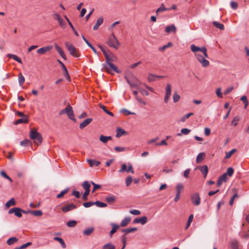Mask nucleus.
<instances>
[{"label":"nucleus","instance_id":"f257e3e1","mask_svg":"<svg viewBox=\"0 0 249 249\" xmlns=\"http://www.w3.org/2000/svg\"><path fill=\"white\" fill-rule=\"evenodd\" d=\"M192 52L195 53V56L203 67H207L209 65V62L206 58L209 57L205 47H199L194 44L190 47Z\"/></svg>","mask_w":249,"mask_h":249},{"label":"nucleus","instance_id":"f03ea898","mask_svg":"<svg viewBox=\"0 0 249 249\" xmlns=\"http://www.w3.org/2000/svg\"><path fill=\"white\" fill-rule=\"evenodd\" d=\"M125 79L131 87L137 88L141 84L139 80L132 74L130 76L125 75Z\"/></svg>","mask_w":249,"mask_h":249},{"label":"nucleus","instance_id":"7ed1b4c3","mask_svg":"<svg viewBox=\"0 0 249 249\" xmlns=\"http://www.w3.org/2000/svg\"><path fill=\"white\" fill-rule=\"evenodd\" d=\"M30 137L36 145L40 144L42 141V138L40 134L34 129L31 130Z\"/></svg>","mask_w":249,"mask_h":249},{"label":"nucleus","instance_id":"20e7f679","mask_svg":"<svg viewBox=\"0 0 249 249\" xmlns=\"http://www.w3.org/2000/svg\"><path fill=\"white\" fill-rule=\"evenodd\" d=\"M107 44L110 47L115 49H117L119 47L120 43L113 33H112L109 36Z\"/></svg>","mask_w":249,"mask_h":249},{"label":"nucleus","instance_id":"39448f33","mask_svg":"<svg viewBox=\"0 0 249 249\" xmlns=\"http://www.w3.org/2000/svg\"><path fill=\"white\" fill-rule=\"evenodd\" d=\"M233 172L234 170L232 167L228 168L227 172L223 174L219 178V186L223 182H226L228 179V177H231Z\"/></svg>","mask_w":249,"mask_h":249},{"label":"nucleus","instance_id":"423d86ee","mask_svg":"<svg viewBox=\"0 0 249 249\" xmlns=\"http://www.w3.org/2000/svg\"><path fill=\"white\" fill-rule=\"evenodd\" d=\"M65 46L69 51L70 54L75 57H78L79 54L76 48L71 43L69 42H65Z\"/></svg>","mask_w":249,"mask_h":249},{"label":"nucleus","instance_id":"0eeeda50","mask_svg":"<svg viewBox=\"0 0 249 249\" xmlns=\"http://www.w3.org/2000/svg\"><path fill=\"white\" fill-rule=\"evenodd\" d=\"M64 109L65 113L67 114L69 118L72 121H75V119L74 118L73 111L72 107L70 106V104H68V105Z\"/></svg>","mask_w":249,"mask_h":249},{"label":"nucleus","instance_id":"6e6552de","mask_svg":"<svg viewBox=\"0 0 249 249\" xmlns=\"http://www.w3.org/2000/svg\"><path fill=\"white\" fill-rule=\"evenodd\" d=\"M171 95V85L169 84L166 85L165 94L164 98V102L167 103Z\"/></svg>","mask_w":249,"mask_h":249},{"label":"nucleus","instance_id":"1a4fd4ad","mask_svg":"<svg viewBox=\"0 0 249 249\" xmlns=\"http://www.w3.org/2000/svg\"><path fill=\"white\" fill-rule=\"evenodd\" d=\"M191 200L192 203L198 206L200 203V197L198 193H195L192 195L191 196Z\"/></svg>","mask_w":249,"mask_h":249},{"label":"nucleus","instance_id":"9d476101","mask_svg":"<svg viewBox=\"0 0 249 249\" xmlns=\"http://www.w3.org/2000/svg\"><path fill=\"white\" fill-rule=\"evenodd\" d=\"M108 67H106L105 69H106V71L108 72L111 73V70L114 71L117 73H119L120 71L118 70L117 67L114 65L112 62H109L108 64H107Z\"/></svg>","mask_w":249,"mask_h":249},{"label":"nucleus","instance_id":"9b49d317","mask_svg":"<svg viewBox=\"0 0 249 249\" xmlns=\"http://www.w3.org/2000/svg\"><path fill=\"white\" fill-rule=\"evenodd\" d=\"M52 48V46H46L38 49L36 52L38 54H43L45 53L46 52L51 50Z\"/></svg>","mask_w":249,"mask_h":249},{"label":"nucleus","instance_id":"f8f14e48","mask_svg":"<svg viewBox=\"0 0 249 249\" xmlns=\"http://www.w3.org/2000/svg\"><path fill=\"white\" fill-rule=\"evenodd\" d=\"M148 221V218L146 216H144L141 218H136L133 220V223L135 224L136 223H141L142 225H144L147 223Z\"/></svg>","mask_w":249,"mask_h":249},{"label":"nucleus","instance_id":"ddd939ff","mask_svg":"<svg viewBox=\"0 0 249 249\" xmlns=\"http://www.w3.org/2000/svg\"><path fill=\"white\" fill-rule=\"evenodd\" d=\"M76 208V206L74 204H69L68 205L63 207L61 209L63 213H66L75 209Z\"/></svg>","mask_w":249,"mask_h":249},{"label":"nucleus","instance_id":"4468645a","mask_svg":"<svg viewBox=\"0 0 249 249\" xmlns=\"http://www.w3.org/2000/svg\"><path fill=\"white\" fill-rule=\"evenodd\" d=\"M57 61L61 65V66L62 67V70H63L64 71V76L66 78V79L67 80L70 79V77L69 74L68 73L67 69L66 66H65V65L59 60H57Z\"/></svg>","mask_w":249,"mask_h":249},{"label":"nucleus","instance_id":"2eb2a0df","mask_svg":"<svg viewBox=\"0 0 249 249\" xmlns=\"http://www.w3.org/2000/svg\"><path fill=\"white\" fill-rule=\"evenodd\" d=\"M196 169L200 170L201 173L204 175V177L205 178L206 177L208 172V168L207 165L198 166Z\"/></svg>","mask_w":249,"mask_h":249},{"label":"nucleus","instance_id":"dca6fc26","mask_svg":"<svg viewBox=\"0 0 249 249\" xmlns=\"http://www.w3.org/2000/svg\"><path fill=\"white\" fill-rule=\"evenodd\" d=\"M92 121V118H88L84 120L83 122L80 124L79 128L80 129H83L87 126H88Z\"/></svg>","mask_w":249,"mask_h":249},{"label":"nucleus","instance_id":"f3484780","mask_svg":"<svg viewBox=\"0 0 249 249\" xmlns=\"http://www.w3.org/2000/svg\"><path fill=\"white\" fill-rule=\"evenodd\" d=\"M176 27L173 24L167 26L165 28V31L166 33H170L171 32L175 33L176 32Z\"/></svg>","mask_w":249,"mask_h":249},{"label":"nucleus","instance_id":"a211bd4d","mask_svg":"<svg viewBox=\"0 0 249 249\" xmlns=\"http://www.w3.org/2000/svg\"><path fill=\"white\" fill-rule=\"evenodd\" d=\"M131 221V218L129 216L125 217L121 222L119 226L124 227L126 226Z\"/></svg>","mask_w":249,"mask_h":249},{"label":"nucleus","instance_id":"6ab92c4d","mask_svg":"<svg viewBox=\"0 0 249 249\" xmlns=\"http://www.w3.org/2000/svg\"><path fill=\"white\" fill-rule=\"evenodd\" d=\"M55 48L56 50L57 51V52L59 53L60 55L63 59H66V57L64 53L63 52V51H62L61 48L57 44H55Z\"/></svg>","mask_w":249,"mask_h":249},{"label":"nucleus","instance_id":"aec40b11","mask_svg":"<svg viewBox=\"0 0 249 249\" xmlns=\"http://www.w3.org/2000/svg\"><path fill=\"white\" fill-rule=\"evenodd\" d=\"M110 225L112 227V229L110 231V236H111L112 234L117 231L120 226L113 223H111Z\"/></svg>","mask_w":249,"mask_h":249},{"label":"nucleus","instance_id":"412c9836","mask_svg":"<svg viewBox=\"0 0 249 249\" xmlns=\"http://www.w3.org/2000/svg\"><path fill=\"white\" fill-rule=\"evenodd\" d=\"M87 162L89 164L90 166H98L100 164V162L94 160H87Z\"/></svg>","mask_w":249,"mask_h":249},{"label":"nucleus","instance_id":"4be33fe9","mask_svg":"<svg viewBox=\"0 0 249 249\" xmlns=\"http://www.w3.org/2000/svg\"><path fill=\"white\" fill-rule=\"evenodd\" d=\"M116 132L117 133L116 134V137L117 138H119L123 135L126 134V132L125 130L120 127H118L117 129Z\"/></svg>","mask_w":249,"mask_h":249},{"label":"nucleus","instance_id":"5701e85b","mask_svg":"<svg viewBox=\"0 0 249 249\" xmlns=\"http://www.w3.org/2000/svg\"><path fill=\"white\" fill-rule=\"evenodd\" d=\"M103 18H99L97 21L95 25L93 27V29L94 30H97L99 27L103 23Z\"/></svg>","mask_w":249,"mask_h":249},{"label":"nucleus","instance_id":"b1692460","mask_svg":"<svg viewBox=\"0 0 249 249\" xmlns=\"http://www.w3.org/2000/svg\"><path fill=\"white\" fill-rule=\"evenodd\" d=\"M82 187L85 190V191L90 192V184L88 181L83 182Z\"/></svg>","mask_w":249,"mask_h":249},{"label":"nucleus","instance_id":"393cba45","mask_svg":"<svg viewBox=\"0 0 249 249\" xmlns=\"http://www.w3.org/2000/svg\"><path fill=\"white\" fill-rule=\"evenodd\" d=\"M94 230V229L93 227H89L87 229H86L83 231V234L84 235H89L93 232Z\"/></svg>","mask_w":249,"mask_h":249},{"label":"nucleus","instance_id":"a878e982","mask_svg":"<svg viewBox=\"0 0 249 249\" xmlns=\"http://www.w3.org/2000/svg\"><path fill=\"white\" fill-rule=\"evenodd\" d=\"M28 122V120L27 116H24L23 117H21L20 119L17 120L16 122V124H18L21 123H27Z\"/></svg>","mask_w":249,"mask_h":249},{"label":"nucleus","instance_id":"bb28decb","mask_svg":"<svg viewBox=\"0 0 249 249\" xmlns=\"http://www.w3.org/2000/svg\"><path fill=\"white\" fill-rule=\"evenodd\" d=\"M165 11H169V9L165 8L163 4H161L160 6L156 10V14L158 15L160 13H162Z\"/></svg>","mask_w":249,"mask_h":249},{"label":"nucleus","instance_id":"cd10ccee","mask_svg":"<svg viewBox=\"0 0 249 249\" xmlns=\"http://www.w3.org/2000/svg\"><path fill=\"white\" fill-rule=\"evenodd\" d=\"M112 137L111 136H105L104 135H101L99 140L103 143H106L108 141L111 140Z\"/></svg>","mask_w":249,"mask_h":249},{"label":"nucleus","instance_id":"c85d7f7f","mask_svg":"<svg viewBox=\"0 0 249 249\" xmlns=\"http://www.w3.org/2000/svg\"><path fill=\"white\" fill-rule=\"evenodd\" d=\"M53 239L55 241H58L62 246V247L63 249H65L66 248V245L65 244L64 240L62 238L58 237H55L53 238Z\"/></svg>","mask_w":249,"mask_h":249},{"label":"nucleus","instance_id":"c756f323","mask_svg":"<svg viewBox=\"0 0 249 249\" xmlns=\"http://www.w3.org/2000/svg\"><path fill=\"white\" fill-rule=\"evenodd\" d=\"M65 18L66 19V20L67 21L68 24H69V25L70 26L71 28L72 29V31H73V32L74 33V34L76 36H79L78 33L76 31L75 29L74 28V27H73V26L72 25V24H71V21H70V20L69 19L68 17H66V16H65Z\"/></svg>","mask_w":249,"mask_h":249},{"label":"nucleus","instance_id":"7c9ffc66","mask_svg":"<svg viewBox=\"0 0 249 249\" xmlns=\"http://www.w3.org/2000/svg\"><path fill=\"white\" fill-rule=\"evenodd\" d=\"M7 56L10 58H12L18 63H21V60L18 56L16 55L9 53L7 54Z\"/></svg>","mask_w":249,"mask_h":249},{"label":"nucleus","instance_id":"2f4dec72","mask_svg":"<svg viewBox=\"0 0 249 249\" xmlns=\"http://www.w3.org/2000/svg\"><path fill=\"white\" fill-rule=\"evenodd\" d=\"M16 205V202L14 198H12L9 201H8L5 204V207L6 208H9L11 206H14Z\"/></svg>","mask_w":249,"mask_h":249},{"label":"nucleus","instance_id":"473e14b6","mask_svg":"<svg viewBox=\"0 0 249 249\" xmlns=\"http://www.w3.org/2000/svg\"><path fill=\"white\" fill-rule=\"evenodd\" d=\"M18 81L20 86H22L25 82V78L21 73H19L18 75Z\"/></svg>","mask_w":249,"mask_h":249},{"label":"nucleus","instance_id":"72a5a7b5","mask_svg":"<svg viewBox=\"0 0 249 249\" xmlns=\"http://www.w3.org/2000/svg\"><path fill=\"white\" fill-rule=\"evenodd\" d=\"M204 156L205 154L204 153H199L196 157V162L200 163L203 160Z\"/></svg>","mask_w":249,"mask_h":249},{"label":"nucleus","instance_id":"f704fd0d","mask_svg":"<svg viewBox=\"0 0 249 249\" xmlns=\"http://www.w3.org/2000/svg\"><path fill=\"white\" fill-rule=\"evenodd\" d=\"M137 230V228H128L125 229H123L122 230V231L123 232H124L125 233H128L130 232H132L134 231H135Z\"/></svg>","mask_w":249,"mask_h":249},{"label":"nucleus","instance_id":"c9c22d12","mask_svg":"<svg viewBox=\"0 0 249 249\" xmlns=\"http://www.w3.org/2000/svg\"><path fill=\"white\" fill-rule=\"evenodd\" d=\"M30 213L36 216H40L43 214L41 210L30 211Z\"/></svg>","mask_w":249,"mask_h":249},{"label":"nucleus","instance_id":"e433bc0d","mask_svg":"<svg viewBox=\"0 0 249 249\" xmlns=\"http://www.w3.org/2000/svg\"><path fill=\"white\" fill-rule=\"evenodd\" d=\"M18 241V239L16 237H13L8 239L7 241V244L8 245H11Z\"/></svg>","mask_w":249,"mask_h":249},{"label":"nucleus","instance_id":"4c0bfd02","mask_svg":"<svg viewBox=\"0 0 249 249\" xmlns=\"http://www.w3.org/2000/svg\"><path fill=\"white\" fill-rule=\"evenodd\" d=\"M193 218H194L193 214H192L190 215V216H189L188 219L187 223L185 226V230H187L190 226L191 223H192V222L193 221Z\"/></svg>","mask_w":249,"mask_h":249},{"label":"nucleus","instance_id":"58836bf2","mask_svg":"<svg viewBox=\"0 0 249 249\" xmlns=\"http://www.w3.org/2000/svg\"><path fill=\"white\" fill-rule=\"evenodd\" d=\"M94 205H95L97 207L100 208H104L107 206V204L103 203L102 202H100L99 201H96L94 202Z\"/></svg>","mask_w":249,"mask_h":249},{"label":"nucleus","instance_id":"ea45409f","mask_svg":"<svg viewBox=\"0 0 249 249\" xmlns=\"http://www.w3.org/2000/svg\"><path fill=\"white\" fill-rule=\"evenodd\" d=\"M240 118L238 116H236L234 117L232 121H231V125L233 126H236L238 124V122L239 121Z\"/></svg>","mask_w":249,"mask_h":249},{"label":"nucleus","instance_id":"a19ab883","mask_svg":"<svg viewBox=\"0 0 249 249\" xmlns=\"http://www.w3.org/2000/svg\"><path fill=\"white\" fill-rule=\"evenodd\" d=\"M115 247L114 245L111 243H107L103 246V249H115Z\"/></svg>","mask_w":249,"mask_h":249},{"label":"nucleus","instance_id":"79ce46f5","mask_svg":"<svg viewBox=\"0 0 249 249\" xmlns=\"http://www.w3.org/2000/svg\"><path fill=\"white\" fill-rule=\"evenodd\" d=\"M106 200L108 203L111 204V203H113V202H115V196H110L107 197L106 198Z\"/></svg>","mask_w":249,"mask_h":249},{"label":"nucleus","instance_id":"37998d69","mask_svg":"<svg viewBox=\"0 0 249 249\" xmlns=\"http://www.w3.org/2000/svg\"><path fill=\"white\" fill-rule=\"evenodd\" d=\"M240 100L244 102V104H245L244 108H247L248 106V101L247 96L245 95L242 96L241 97Z\"/></svg>","mask_w":249,"mask_h":249},{"label":"nucleus","instance_id":"c03bdc74","mask_svg":"<svg viewBox=\"0 0 249 249\" xmlns=\"http://www.w3.org/2000/svg\"><path fill=\"white\" fill-rule=\"evenodd\" d=\"M21 213H22V210L19 208L17 207L14 214L17 217H21L22 216Z\"/></svg>","mask_w":249,"mask_h":249},{"label":"nucleus","instance_id":"a18cd8bd","mask_svg":"<svg viewBox=\"0 0 249 249\" xmlns=\"http://www.w3.org/2000/svg\"><path fill=\"white\" fill-rule=\"evenodd\" d=\"M193 115V113H192V112L186 114V115L182 116L180 118L181 122H184L186 120V119H188L190 116H191Z\"/></svg>","mask_w":249,"mask_h":249},{"label":"nucleus","instance_id":"49530a36","mask_svg":"<svg viewBox=\"0 0 249 249\" xmlns=\"http://www.w3.org/2000/svg\"><path fill=\"white\" fill-rule=\"evenodd\" d=\"M180 96L176 91L174 93L173 95V101L174 103L178 102L180 99Z\"/></svg>","mask_w":249,"mask_h":249},{"label":"nucleus","instance_id":"de8ad7c7","mask_svg":"<svg viewBox=\"0 0 249 249\" xmlns=\"http://www.w3.org/2000/svg\"><path fill=\"white\" fill-rule=\"evenodd\" d=\"M31 144V142L30 140L28 139H25L23 141H22L20 142V144L21 146H27L29 144Z\"/></svg>","mask_w":249,"mask_h":249},{"label":"nucleus","instance_id":"09e8293b","mask_svg":"<svg viewBox=\"0 0 249 249\" xmlns=\"http://www.w3.org/2000/svg\"><path fill=\"white\" fill-rule=\"evenodd\" d=\"M77 222L75 220H70L67 223V225L69 227H74L76 226Z\"/></svg>","mask_w":249,"mask_h":249},{"label":"nucleus","instance_id":"8fccbe9b","mask_svg":"<svg viewBox=\"0 0 249 249\" xmlns=\"http://www.w3.org/2000/svg\"><path fill=\"white\" fill-rule=\"evenodd\" d=\"M157 76H158V75H154L152 73H150L148 77V80L149 82L154 81L155 80H156V79L157 78Z\"/></svg>","mask_w":249,"mask_h":249},{"label":"nucleus","instance_id":"3c124183","mask_svg":"<svg viewBox=\"0 0 249 249\" xmlns=\"http://www.w3.org/2000/svg\"><path fill=\"white\" fill-rule=\"evenodd\" d=\"M0 175L4 178H6L7 179H8V180H9L11 182H12L13 181V180L9 176H8L6 173L3 171H1L0 173Z\"/></svg>","mask_w":249,"mask_h":249},{"label":"nucleus","instance_id":"603ef678","mask_svg":"<svg viewBox=\"0 0 249 249\" xmlns=\"http://www.w3.org/2000/svg\"><path fill=\"white\" fill-rule=\"evenodd\" d=\"M236 151L235 149H233L229 151L228 152L226 153L225 158L226 159H229L230 158L232 155L235 153V152Z\"/></svg>","mask_w":249,"mask_h":249},{"label":"nucleus","instance_id":"864d4df0","mask_svg":"<svg viewBox=\"0 0 249 249\" xmlns=\"http://www.w3.org/2000/svg\"><path fill=\"white\" fill-rule=\"evenodd\" d=\"M58 22L61 28L63 29L66 28L67 26L66 23L64 21V20L62 18H61L60 20H58Z\"/></svg>","mask_w":249,"mask_h":249},{"label":"nucleus","instance_id":"5fc2aeb1","mask_svg":"<svg viewBox=\"0 0 249 249\" xmlns=\"http://www.w3.org/2000/svg\"><path fill=\"white\" fill-rule=\"evenodd\" d=\"M69 191L68 188H66L64 189V190L62 191L61 193L59 194H58L56 196L57 198H61L65 194L68 193Z\"/></svg>","mask_w":249,"mask_h":249},{"label":"nucleus","instance_id":"6e6d98bb","mask_svg":"<svg viewBox=\"0 0 249 249\" xmlns=\"http://www.w3.org/2000/svg\"><path fill=\"white\" fill-rule=\"evenodd\" d=\"M133 180L131 176H128L126 178L125 180V184L126 186H129L132 183Z\"/></svg>","mask_w":249,"mask_h":249},{"label":"nucleus","instance_id":"4d7b16f0","mask_svg":"<svg viewBox=\"0 0 249 249\" xmlns=\"http://www.w3.org/2000/svg\"><path fill=\"white\" fill-rule=\"evenodd\" d=\"M183 186L182 184H177V186H176V191H177V193H178L179 194H180L181 190L183 189Z\"/></svg>","mask_w":249,"mask_h":249},{"label":"nucleus","instance_id":"13d9d810","mask_svg":"<svg viewBox=\"0 0 249 249\" xmlns=\"http://www.w3.org/2000/svg\"><path fill=\"white\" fill-rule=\"evenodd\" d=\"M100 107L101 109H102L106 113L109 115L110 116H113V114L111 112L109 111V110H107L105 106L103 105H101L100 106Z\"/></svg>","mask_w":249,"mask_h":249},{"label":"nucleus","instance_id":"bf43d9fd","mask_svg":"<svg viewBox=\"0 0 249 249\" xmlns=\"http://www.w3.org/2000/svg\"><path fill=\"white\" fill-rule=\"evenodd\" d=\"M106 58V62L107 64H108L109 62H112L113 61V59L112 58V57L109 54L106 55L105 56Z\"/></svg>","mask_w":249,"mask_h":249},{"label":"nucleus","instance_id":"052dcab7","mask_svg":"<svg viewBox=\"0 0 249 249\" xmlns=\"http://www.w3.org/2000/svg\"><path fill=\"white\" fill-rule=\"evenodd\" d=\"M231 246L233 249H237L238 248V243L236 241H233L231 243Z\"/></svg>","mask_w":249,"mask_h":249},{"label":"nucleus","instance_id":"680f3d73","mask_svg":"<svg viewBox=\"0 0 249 249\" xmlns=\"http://www.w3.org/2000/svg\"><path fill=\"white\" fill-rule=\"evenodd\" d=\"M127 165L126 164L124 163L122 165L121 168L119 170V172L120 173L126 172L127 170Z\"/></svg>","mask_w":249,"mask_h":249},{"label":"nucleus","instance_id":"e2e57ef3","mask_svg":"<svg viewBox=\"0 0 249 249\" xmlns=\"http://www.w3.org/2000/svg\"><path fill=\"white\" fill-rule=\"evenodd\" d=\"M114 150L117 152H123L125 150V147L116 146L114 148Z\"/></svg>","mask_w":249,"mask_h":249},{"label":"nucleus","instance_id":"0e129e2a","mask_svg":"<svg viewBox=\"0 0 249 249\" xmlns=\"http://www.w3.org/2000/svg\"><path fill=\"white\" fill-rule=\"evenodd\" d=\"M129 213L133 215H139L141 214V212L138 210H132L129 211Z\"/></svg>","mask_w":249,"mask_h":249},{"label":"nucleus","instance_id":"69168bd1","mask_svg":"<svg viewBox=\"0 0 249 249\" xmlns=\"http://www.w3.org/2000/svg\"><path fill=\"white\" fill-rule=\"evenodd\" d=\"M139 91L144 95L148 96L149 95V92L145 89H142V88H139Z\"/></svg>","mask_w":249,"mask_h":249},{"label":"nucleus","instance_id":"338daca9","mask_svg":"<svg viewBox=\"0 0 249 249\" xmlns=\"http://www.w3.org/2000/svg\"><path fill=\"white\" fill-rule=\"evenodd\" d=\"M93 205H94V203L93 202H85V203H83V206L85 208L90 207L92 206Z\"/></svg>","mask_w":249,"mask_h":249},{"label":"nucleus","instance_id":"774afa93","mask_svg":"<svg viewBox=\"0 0 249 249\" xmlns=\"http://www.w3.org/2000/svg\"><path fill=\"white\" fill-rule=\"evenodd\" d=\"M135 99L137 100V101L141 103V104H142L143 105H146V103L145 101H144V100H143L141 98H139L138 96H136V97H135Z\"/></svg>","mask_w":249,"mask_h":249}]
</instances>
